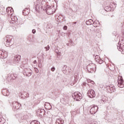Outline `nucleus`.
Masks as SVG:
<instances>
[{
    "label": "nucleus",
    "instance_id": "1",
    "mask_svg": "<svg viewBox=\"0 0 124 124\" xmlns=\"http://www.w3.org/2000/svg\"><path fill=\"white\" fill-rule=\"evenodd\" d=\"M54 7H51L50 5H46V2L45 1H42L40 4V1L39 0H37V4L35 5V10L37 12H40L41 9H43V10L46 11L48 15H51L54 12L53 9Z\"/></svg>",
    "mask_w": 124,
    "mask_h": 124
},
{
    "label": "nucleus",
    "instance_id": "12",
    "mask_svg": "<svg viewBox=\"0 0 124 124\" xmlns=\"http://www.w3.org/2000/svg\"><path fill=\"white\" fill-rule=\"evenodd\" d=\"M69 97L67 95L64 94L63 98V104L65 105L68 103V100H69Z\"/></svg>",
    "mask_w": 124,
    "mask_h": 124
},
{
    "label": "nucleus",
    "instance_id": "8",
    "mask_svg": "<svg viewBox=\"0 0 124 124\" xmlns=\"http://www.w3.org/2000/svg\"><path fill=\"white\" fill-rule=\"evenodd\" d=\"M94 67L95 68V64L94 63H90L87 66V69L89 72V73H93V71L91 70V69H94Z\"/></svg>",
    "mask_w": 124,
    "mask_h": 124
},
{
    "label": "nucleus",
    "instance_id": "24",
    "mask_svg": "<svg viewBox=\"0 0 124 124\" xmlns=\"http://www.w3.org/2000/svg\"><path fill=\"white\" fill-rule=\"evenodd\" d=\"M57 19L58 22H62V16H59Z\"/></svg>",
    "mask_w": 124,
    "mask_h": 124
},
{
    "label": "nucleus",
    "instance_id": "38",
    "mask_svg": "<svg viewBox=\"0 0 124 124\" xmlns=\"http://www.w3.org/2000/svg\"><path fill=\"white\" fill-rule=\"evenodd\" d=\"M87 81L88 83H91V82H92V80L91 79H87Z\"/></svg>",
    "mask_w": 124,
    "mask_h": 124
},
{
    "label": "nucleus",
    "instance_id": "42",
    "mask_svg": "<svg viewBox=\"0 0 124 124\" xmlns=\"http://www.w3.org/2000/svg\"><path fill=\"white\" fill-rule=\"evenodd\" d=\"M91 70H93V72H94V69H91Z\"/></svg>",
    "mask_w": 124,
    "mask_h": 124
},
{
    "label": "nucleus",
    "instance_id": "32",
    "mask_svg": "<svg viewBox=\"0 0 124 124\" xmlns=\"http://www.w3.org/2000/svg\"><path fill=\"white\" fill-rule=\"evenodd\" d=\"M51 71L54 72V70H56V68L55 67H52L51 69Z\"/></svg>",
    "mask_w": 124,
    "mask_h": 124
},
{
    "label": "nucleus",
    "instance_id": "5",
    "mask_svg": "<svg viewBox=\"0 0 124 124\" xmlns=\"http://www.w3.org/2000/svg\"><path fill=\"white\" fill-rule=\"evenodd\" d=\"M31 74H32V71L30 68L25 69L23 71V75L24 76H26L27 77H30L31 76Z\"/></svg>",
    "mask_w": 124,
    "mask_h": 124
},
{
    "label": "nucleus",
    "instance_id": "16",
    "mask_svg": "<svg viewBox=\"0 0 124 124\" xmlns=\"http://www.w3.org/2000/svg\"><path fill=\"white\" fill-rule=\"evenodd\" d=\"M2 93L3 94V95H5V96H8L10 93L8 90H7V89H3L2 90Z\"/></svg>",
    "mask_w": 124,
    "mask_h": 124
},
{
    "label": "nucleus",
    "instance_id": "33",
    "mask_svg": "<svg viewBox=\"0 0 124 124\" xmlns=\"http://www.w3.org/2000/svg\"><path fill=\"white\" fill-rule=\"evenodd\" d=\"M63 30H64V31H66V30H67V26H64L63 27Z\"/></svg>",
    "mask_w": 124,
    "mask_h": 124
},
{
    "label": "nucleus",
    "instance_id": "21",
    "mask_svg": "<svg viewBox=\"0 0 124 124\" xmlns=\"http://www.w3.org/2000/svg\"><path fill=\"white\" fill-rule=\"evenodd\" d=\"M104 10H105V11H107V12H108L109 11H111V7H109V6H106L104 8Z\"/></svg>",
    "mask_w": 124,
    "mask_h": 124
},
{
    "label": "nucleus",
    "instance_id": "47",
    "mask_svg": "<svg viewBox=\"0 0 124 124\" xmlns=\"http://www.w3.org/2000/svg\"><path fill=\"white\" fill-rule=\"evenodd\" d=\"M97 23H99V22H98V21H97Z\"/></svg>",
    "mask_w": 124,
    "mask_h": 124
},
{
    "label": "nucleus",
    "instance_id": "15",
    "mask_svg": "<svg viewBox=\"0 0 124 124\" xmlns=\"http://www.w3.org/2000/svg\"><path fill=\"white\" fill-rule=\"evenodd\" d=\"M107 89L108 90H109V93H113V92H115V87L113 85H110L109 86H108L107 87Z\"/></svg>",
    "mask_w": 124,
    "mask_h": 124
},
{
    "label": "nucleus",
    "instance_id": "14",
    "mask_svg": "<svg viewBox=\"0 0 124 124\" xmlns=\"http://www.w3.org/2000/svg\"><path fill=\"white\" fill-rule=\"evenodd\" d=\"M30 8H26L23 10L22 12L23 15H24V16L29 15V14H30Z\"/></svg>",
    "mask_w": 124,
    "mask_h": 124
},
{
    "label": "nucleus",
    "instance_id": "23",
    "mask_svg": "<svg viewBox=\"0 0 124 124\" xmlns=\"http://www.w3.org/2000/svg\"><path fill=\"white\" fill-rule=\"evenodd\" d=\"M100 59V57H99V56L96 55L95 56V61H96L97 62L99 61Z\"/></svg>",
    "mask_w": 124,
    "mask_h": 124
},
{
    "label": "nucleus",
    "instance_id": "35",
    "mask_svg": "<svg viewBox=\"0 0 124 124\" xmlns=\"http://www.w3.org/2000/svg\"><path fill=\"white\" fill-rule=\"evenodd\" d=\"M34 70H35V72H36V73H38L39 70H38L37 68H34Z\"/></svg>",
    "mask_w": 124,
    "mask_h": 124
},
{
    "label": "nucleus",
    "instance_id": "31",
    "mask_svg": "<svg viewBox=\"0 0 124 124\" xmlns=\"http://www.w3.org/2000/svg\"><path fill=\"white\" fill-rule=\"evenodd\" d=\"M3 124V122H2V120H1V117L0 116V124Z\"/></svg>",
    "mask_w": 124,
    "mask_h": 124
},
{
    "label": "nucleus",
    "instance_id": "11",
    "mask_svg": "<svg viewBox=\"0 0 124 124\" xmlns=\"http://www.w3.org/2000/svg\"><path fill=\"white\" fill-rule=\"evenodd\" d=\"M13 109L18 110L21 107V104H20L18 102H13L12 103Z\"/></svg>",
    "mask_w": 124,
    "mask_h": 124
},
{
    "label": "nucleus",
    "instance_id": "18",
    "mask_svg": "<svg viewBox=\"0 0 124 124\" xmlns=\"http://www.w3.org/2000/svg\"><path fill=\"white\" fill-rule=\"evenodd\" d=\"M62 71L64 74H67V66L66 65L63 66Z\"/></svg>",
    "mask_w": 124,
    "mask_h": 124
},
{
    "label": "nucleus",
    "instance_id": "41",
    "mask_svg": "<svg viewBox=\"0 0 124 124\" xmlns=\"http://www.w3.org/2000/svg\"><path fill=\"white\" fill-rule=\"evenodd\" d=\"M30 96V94L28 93L27 95H26L27 97H29Z\"/></svg>",
    "mask_w": 124,
    "mask_h": 124
},
{
    "label": "nucleus",
    "instance_id": "40",
    "mask_svg": "<svg viewBox=\"0 0 124 124\" xmlns=\"http://www.w3.org/2000/svg\"><path fill=\"white\" fill-rule=\"evenodd\" d=\"M37 62L36 60H34L33 62V63H34V64H35V63H36Z\"/></svg>",
    "mask_w": 124,
    "mask_h": 124
},
{
    "label": "nucleus",
    "instance_id": "48",
    "mask_svg": "<svg viewBox=\"0 0 124 124\" xmlns=\"http://www.w3.org/2000/svg\"><path fill=\"white\" fill-rule=\"evenodd\" d=\"M0 102H1V101H0Z\"/></svg>",
    "mask_w": 124,
    "mask_h": 124
},
{
    "label": "nucleus",
    "instance_id": "10",
    "mask_svg": "<svg viewBox=\"0 0 124 124\" xmlns=\"http://www.w3.org/2000/svg\"><path fill=\"white\" fill-rule=\"evenodd\" d=\"M87 95L90 98H93L95 96V92L93 90H89L87 93Z\"/></svg>",
    "mask_w": 124,
    "mask_h": 124
},
{
    "label": "nucleus",
    "instance_id": "20",
    "mask_svg": "<svg viewBox=\"0 0 124 124\" xmlns=\"http://www.w3.org/2000/svg\"><path fill=\"white\" fill-rule=\"evenodd\" d=\"M86 25H93V20L92 19H89L88 21H87L86 22Z\"/></svg>",
    "mask_w": 124,
    "mask_h": 124
},
{
    "label": "nucleus",
    "instance_id": "22",
    "mask_svg": "<svg viewBox=\"0 0 124 124\" xmlns=\"http://www.w3.org/2000/svg\"><path fill=\"white\" fill-rule=\"evenodd\" d=\"M31 124H40V123L37 120H34L31 123Z\"/></svg>",
    "mask_w": 124,
    "mask_h": 124
},
{
    "label": "nucleus",
    "instance_id": "43",
    "mask_svg": "<svg viewBox=\"0 0 124 124\" xmlns=\"http://www.w3.org/2000/svg\"><path fill=\"white\" fill-rule=\"evenodd\" d=\"M73 24H77V22H73Z\"/></svg>",
    "mask_w": 124,
    "mask_h": 124
},
{
    "label": "nucleus",
    "instance_id": "7",
    "mask_svg": "<svg viewBox=\"0 0 124 124\" xmlns=\"http://www.w3.org/2000/svg\"><path fill=\"white\" fill-rule=\"evenodd\" d=\"M46 111H45V110L44 109H41L39 108L36 111L37 115L38 117L40 118H42L44 115H45V113Z\"/></svg>",
    "mask_w": 124,
    "mask_h": 124
},
{
    "label": "nucleus",
    "instance_id": "17",
    "mask_svg": "<svg viewBox=\"0 0 124 124\" xmlns=\"http://www.w3.org/2000/svg\"><path fill=\"white\" fill-rule=\"evenodd\" d=\"M14 61L17 63L20 62V61H21V56L19 55H16L15 56Z\"/></svg>",
    "mask_w": 124,
    "mask_h": 124
},
{
    "label": "nucleus",
    "instance_id": "28",
    "mask_svg": "<svg viewBox=\"0 0 124 124\" xmlns=\"http://www.w3.org/2000/svg\"><path fill=\"white\" fill-rule=\"evenodd\" d=\"M101 102L102 103H106L107 102V100H106L105 99H102L101 100Z\"/></svg>",
    "mask_w": 124,
    "mask_h": 124
},
{
    "label": "nucleus",
    "instance_id": "37",
    "mask_svg": "<svg viewBox=\"0 0 124 124\" xmlns=\"http://www.w3.org/2000/svg\"><path fill=\"white\" fill-rule=\"evenodd\" d=\"M66 81H67V79L66 78H64L63 80V82H66Z\"/></svg>",
    "mask_w": 124,
    "mask_h": 124
},
{
    "label": "nucleus",
    "instance_id": "30",
    "mask_svg": "<svg viewBox=\"0 0 124 124\" xmlns=\"http://www.w3.org/2000/svg\"><path fill=\"white\" fill-rule=\"evenodd\" d=\"M45 48H46V51H48L49 50V49H50V46L48 45L47 46H46Z\"/></svg>",
    "mask_w": 124,
    "mask_h": 124
},
{
    "label": "nucleus",
    "instance_id": "29",
    "mask_svg": "<svg viewBox=\"0 0 124 124\" xmlns=\"http://www.w3.org/2000/svg\"><path fill=\"white\" fill-rule=\"evenodd\" d=\"M101 64V63H103V60L100 58V59L97 62Z\"/></svg>",
    "mask_w": 124,
    "mask_h": 124
},
{
    "label": "nucleus",
    "instance_id": "46",
    "mask_svg": "<svg viewBox=\"0 0 124 124\" xmlns=\"http://www.w3.org/2000/svg\"><path fill=\"white\" fill-rule=\"evenodd\" d=\"M83 85H85V83H83Z\"/></svg>",
    "mask_w": 124,
    "mask_h": 124
},
{
    "label": "nucleus",
    "instance_id": "36",
    "mask_svg": "<svg viewBox=\"0 0 124 124\" xmlns=\"http://www.w3.org/2000/svg\"><path fill=\"white\" fill-rule=\"evenodd\" d=\"M18 20V18H17V17L15 16V20L14 21H15L16 22Z\"/></svg>",
    "mask_w": 124,
    "mask_h": 124
},
{
    "label": "nucleus",
    "instance_id": "26",
    "mask_svg": "<svg viewBox=\"0 0 124 124\" xmlns=\"http://www.w3.org/2000/svg\"><path fill=\"white\" fill-rule=\"evenodd\" d=\"M11 77V79H13V80H15L16 79V77L15 76H14V74H11L10 75Z\"/></svg>",
    "mask_w": 124,
    "mask_h": 124
},
{
    "label": "nucleus",
    "instance_id": "27",
    "mask_svg": "<svg viewBox=\"0 0 124 124\" xmlns=\"http://www.w3.org/2000/svg\"><path fill=\"white\" fill-rule=\"evenodd\" d=\"M93 26L94 27V28H96L97 27V22L96 21H94L93 22Z\"/></svg>",
    "mask_w": 124,
    "mask_h": 124
},
{
    "label": "nucleus",
    "instance_id": "6",
    "mask_svg": "<svg viewBox=\"0 0 124 124\" xmlns=\"http://www.w3.org/2000/svg\"><path fill=\"white\" fill-rule=\"evenodd\" d=\"M90 107L91 108L90 109V112L92 115L95 114V113H96V112H97L98 110V107H97V106L94 105L91 106Z\"/></svg>",
    "mask_w": 124,
    "mask_h": 124
},
{
    "label": "nucleus",
    "instance_id": "39",
    "mask_svg": "<svg viewBox=\"0 0 124 124\" xmlns=\"http://www.w3.org/2000/svg\"><path fill=\"white\" fill-rule=\"evenodd\" d=\"M91 84H93V85L94 84V81L91 80V82H90Z\"/></svg>",
    "mask_w": 124,
    "mask_h": 124
},
{
    "label": "nucleus",
    "instance_id": "3",
    "mask_svg": "<svg viewBox=\"0 0 124 124\" xmlns=\"http://www.w3.org/2000/svg\"><path fill=\"white\" fill-rule=\"evenodd\" d=\"M118 45L117 46V48L119 50V51H120V52H124V39H122L121 40H120V41L118 43Z\"/></svg>",
    "mask_w": 124,
    "mask_h": 124
},
{
    "label": "nucleus",
    "instance_id": "4",
    "mask_svg": "<svg viewBox=\"0 0 124 124\" xmlns=\"http://www.w3.org/2000/svg\"><path fill=\"white\" fill-rule=\"evenodd\" d=\"M73 98L77 101H80L82 99V94L79 92H75L74 95H73Z\"/></svg>",
    "mask_w": 124,
    "mask_h": 124
},
{
    "label": "nucleus",
    "instance_id": "13",
    "mask_svg": "<svg viewBox=\"0 0 124 124\" xmlns=\"http://www.w3.org/2000/svg\"><path fill=\"white\" fill-rule=\"evenodd\" d=\"M6 12L9 14V15H12L13 14V13L14 12V10H13V8L11 7H8L6 8Z\"/></svg>",
    "mask_w": 124,
    "mask_h": 124
},
{
    "label": "nucleus",
    "instance_id": "34",
    "mask_svg": "<svg viewBox=\"0 0 124 124\" xmlns=\"http://www.w3.org/2000/svg\"><path fill=\"white\" fill-rule=\"evenodd\" d=\"M32 33H33V34H34V33H35L36 32V30H35V29H33L32 30Z\"/></svg>",
    "mask_w": 124,
    "mask_h": 124
},
{
    "label": "nucleus",
    "instance_id": "45",
    "mask_svg": "<svg viewBox=\"0 0 124 124\" xmlns=\"http://www.w3.org/2000/svg\"><path fill=\"white\" fill-rule=\"evenodd\" d=\"M66 45H67V46H68V44H66Z\"/></svg>",
    "mask_w": 124,
    "mask_h": 124
},
{
    "label": "nucleus",
    "instance_id": "19",
    "mask_svg": "<svg viewBox=\"0 0 124 124\" xmlns=\"http://www.w3.org/2000/svg\"><path fill=\"white\" fill-rule=\"evenodd\" d=\"M20 119L22 121H25V120H28L29 119V116H28V115H24L22 116Z\"/></svg>",
    "mask_w": 124,
    "mask_h": 124
},
{
    "label": "nucleus",
    "instance_id": "25",
    "mask_svg": "<svg viewBox=\"0 0 124 124\" xmlns=\"http://www.w3.org/2000/svg\"><path fill=\"white\" fill-rule=\"evenodd\" d=\"M1 56H3V57L5 58L7 57V53H4L3 52L2 54H1Z\"/></svg>",
    "mask_w": 124,
    "mask_h": 124
},
{
    "label": "nucleus",
    "instance_id": "44",
    "mask_svg": "<svg viewBox=\"0 0 124 124\" xmlns=\"http://www.w3.org/2000/svg\"><path fill=\"white\" fill-rule=\"evenodd\" d=\"M71 86H73V85H74V84H71Z\"/></svg>",
    "mask_w": 124,
    "mask_h": 124
},
{
    "label": "nucleus",
    "instance_id": "9",
    "mask_svg": "<svg viewBox=\"0 0 124 124\" xmlns=\"http://www.w3.org/2000/svg\"><path fill=\"white\" fill-rule=\"evenodd\" d=\"M124 79H123V77H120V78H118V86L119 88H124Z\"/></svg>",
    "mask_w": 124,
    "mask_h": 124
},
{
    "label": "nucleus",
    "instance_id": "2",
    "mask_svg": "<svg viewBox=\"0 0 124 124\" xmlns=\"http://www.w3.org/2000/svg\"><path fill=\"white\" fill-rule=\"evenodd\" d=\"M5 42L4 44L6 47H9V46H12L14 44V39L12 36L7 35L4 38Z\"/></svg>",
    "mask_w": 124,
    "mask_h": 124
}]
</instances>
